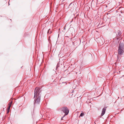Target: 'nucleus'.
<instances>
[{
  "mask_svg": "<svg viewBox=\"0 0 124 124\" xmlns=\"http://www.w3.org/2000/svg\"><path fill=\"white\" fill-rule=\"evenodd\" d=\"M41 94V90L40 88L36 87L35 89L34 98V105L39 104L40 101V95Z\"/></svg>",
  "mask_w": 124,
  "mask_h": 124,
  "instance_id": "obj_1",
  "label": "nucleus"
},
{
  "mask_svg": "<svg viewBox=\"0 0 124 124\" xmlns=\"http://www.w3.org/2000/svg\"><path fill=\"white\" fill-rule=\"evenodd\" d=\"M124 52V44L120 42L118 51V54L122 55Z\"/></svg>",
  "mask_w": 124,
  "mask_h": 124,
  "instance_id": "obj_2",
  "label": "nucleus"
},
{
  "mask_svg": "<svg viewBox=\"0 0 124 124\" xmlns=\"http://www.w3.org/2000/svg\"><path fill=\"white\" fill-rule=\"evenodd\" d=\"M62 111L63 112L65 113V114L64 115V116H65L66 115H67L69 112V110L68 108L66 107H63L62 108Z\"/></svg>",
  "mask_w": 124,
  "mask_h": 124,
  "instance_id": "obj_3",
  "label": "nucleus"
},
{
  "mask_svg": "<svg viewBox=\"0 0 124 124\" xmlns=\"http://www.w3.org/2000/svg\"><path fill=\"white\" fill-rule=\"evenodd\" d=\"M74 3V2H72L69 5V8H70L71 10H73L74 9L75 6Z\"/></svg>",
  "mask_w": 124,
  "mask_h": 124,
  "instance_id": "obj_4",
  "label": "nucleus"
},
{
  "mask_svg": "<svg viewBox=\"0 0 124 124\" xmlns=\"http://www.w3.org/2000/svg\"><path fill=\"white\" fill-rule=\"evenodd\" d=\"M107 107H104L102 109V110L101 113V116H103L105 114L106 109Z\"/></svg>",
  "mask_w": 124,
  "mask_h": 124,
  "instance_id": "obj_5",
  "label": "nucleus"
},
{
  "mask_svg": "<svg viewBox=\"0 0 124 124\" xmlns=\"http://www.w3.org/2000/svg\"><path fill=\"white\" fill-rule=\"evenodd\" d=\"M98 40L99 41V42L100 44V45H102L103 43V40L104 41L103 38L102 37L101 39H98Z\"/></svg>",
  "mask_w": 124,
  "mask_h": 124,
  "instance_id": "obj_6",
  "label": "nucleus"
},
{
  "mask_svg": "<svg viewBox=\"0 0 124 124\" xmlns=\"http://www.w3.org/2000/svg\"><path fill=\"white\" fill-rule=\"evenodd\" d=\"M116 33L118 37H119L121 35V32L119 30H117V31H116Z\"/></svg>",
  "mask_w": 124,
  "mask_h": 124,
  "instance_id": "obj_7",
  "label": "nucleus"
},
{
  "mask_svg": "<svg viewBox=\"0 0 124 124\" xmlns=\"http://www.w3.org/2000/svg\"><path fill=\"white\" fill-rule=\"evenodd\" d=\"M12 103V101L8 103L9 106L8 108V109L7 110L8 111L7 113H8L9 112V110L10 108V107L11 106V105Z\"/></svg>",
  "mask_w": 124,
  "mask_h": 124,
  "instance_id": "obj_8",
  "label": "nucleus"
},
{
  "mask_svg": "<svg viewBox=\"0 0 124 124\" xmlns=\"http://www.w3.org/2000/svg\"><path fill=\"white\" fill-rule=\"evenodd\" d=\"M84 114L83 113H82L80 115V116H84Z\"/></svg>",
  "mask_w": 124,
  "mask_h": 124,
  "instance_id": "obj_9",
  "label": "nucleus"
},
{
  "mask_svg": "<svg viewBox=\"0 0 124 124\" xmlns=\"http://www.w3.org/2000/svg\"><path fill=\"white\" fill-rule=\"evenodd\" d=\"M50 31V29H49L48 30V32H47V33H51V32L50 33L49 32Z\"/></svg>",
  "mask_w": 124,
  "mask_h": 124,
  "instance_id": "obj_10",
  "label": "nucleus"
},
{
  "mask_svg": "<svg viewBox=\"0 0 124 124\" xmlns=\"http://www.w3.org/2000/svg\"><path fill=\"white\" fill-rule=\"evenodd\" d=\"M64 116H63L61 118V120H63V118L64 117Z\"/></svg>",
  "mask_w": 124,
  "mask_h": 124,
  "instance_id": "obj_11",
  "label": "nucleus"
},
{
  "mask_svg": "<svg viewBox=\"0 0 124 124\" xmlns=\"http://www.w3.org/2000/svg\"><path fill=\"white\" fill-rule=\"evenodd\" d=\"M119 97H118V99H119Z\"/></svg>",
  "mask_w": 124,
  "mask_h": 124,
  "instance_id": "obj_12",
  "label": "nucleus"
}]
</instances>
